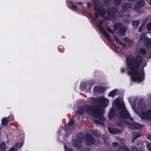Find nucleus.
Wrapping results in <instances>:
<instances>
[{
	"label": "nucleus",
	"instance_id": "f257e3e1",
	"mask_svg": "<svg viewBox=\"0 0 151 151\" xmlns=\"http://www.w3.org/2000/svg\"><path fill=\"white\" fill-rule=\"evenodd\" d=\"M126 58L128 74L131 77L132 81L138 83L143 81L145 79V73L143 68L140 70L138 69L140 64L143 62L142 58L137 56L135 59L133 56L129 55Z\"/></svg>",
	"mask_w": 151,
	"mask_h": 151
},
{
	"label": "nucleus",
	"instance_id": "f03ea898",
	"mask_svg": "<svg viewBox=\"0 0 151 151\" xmlns=\"http://www.w3.org/2000/svg\"><path fill=\"white\" fill-rule=\"evenodd\" d=\"M77 112L79 114L89 113L94 118H98L102 121L105 120L103 116L104 110L99 107H91L88 105L82 106L78 108Z\"/></svg>",
	"mask_w": 151,
	"mask_h": 151
},
{
	"label": "nucleus",
	"instance_id": "7ed1b4c3",
	"mask_svg": "<svg viewBox=\"0 0 151 151\" xmlns=\"http://www.w3.org/2000/svg\"><path fill=\"white\" fill-rule=\"evenodd\" d=\"M120 110L119 113V116L122 123L124 122L128 125L129 128L131 129H138L141 128L142 126L138 123H134L131 124L125 120V119H128L131 121H132L133 119L131 117L128 111L126 110L124 104L120 105Z\"/></svg>",
	"mask_w": 151,
	"mask_h": 151
},
{
	"label": "nucleus",
	"instance_id": "20e7f679",
	"mask_svg": "<svg viewBox=\"0 0 151 151\" xmlns=\"http://www.w3.org/2000/svg\"><path fill=\"white\" fill-rule=\"evenodd\" d=\"M131 105L135 113L138 115L141 119L151 120V111L150 110H148L146 111H143L146 109V106L143 103L139 102L137 105L138 109L141 110V114H139L138 111L135 109V105L132 104H131Z\"/></svg>",
	"mask_w": 151,
	"mask_h": 151
},
{
	"label": "nucleus",
	"instance_id": "39448f33",
	"mask_svg": "<svg viewBox=\"0 0 151 151\" xmlns=\"http://www.w3.org/2000/svg\"><path fill=\"white\" fill-rule=\"evenodd\" d=\"M83 135L82 133L77 134L72 139L73 145L78 149L82 147L81 143L83 140Z\"/></svg>",
	"mask_w": 151,
	"mask_h": 151
},
{
	"label": "nucleus",
	"instance_id": "423d86ee",
	"mask_svg": "<svg viewBox=\"0 0 151 151\" xmlns=\"http://www.w3.org/2000/svg\"><path fill=\"white\" fill-rule=\"evenodd\" d=\"M93 1L95 4L94 6V9L96 12L95 14V17L97 18L99 15L101 16L104 15L106 13L103 8L99 6L98 0H93Z\"/></svg>",
	"mask_w": 151,
	"mask_h": 151
},
{
	"label": "nucleus",
	"instance_id": "0eeeda50",
	"mask_svg": "<svg viewBox=\"0 0 151 151\" xmlns=\"http://www.w3.org/2000/svg\"><path fill=\"white\" fill-rule=\"evenodd\" d=\"M114 30H119L118 33L120 35L124 36L126 33V28L125 26H122L121 23H117L113 25Z\"/></svg>",
	"mask_w": 151,
	"mask_h": 151
},
{
	"label": "nucleus",
	"instance_id": "6e6552de",
	"mask_svg": "<svg viewBox=\"0 0 151 151\" xmlns=\"http://www.w3.org/2000/svg\"><path fill=\"white\" fill-rule=\"evenodd\" d=\"M138 41L139 43L143 42L147 48H149L151 47V39L146 37L144 34H142L140 36L139 40H138Z\"/></svg>",
	"mask_w": 151,
	"mask_h": 151
},
{
	"label": "nucleus",
	"instance_id": "1a4fd4ad",
	"mask_svg": "<svg viewBox=\"0 0 151 151\" xmlns=\"http://www.w3.org/2000/svg\"><path fill=\"white\" fill-rule=\"evenodd\" d=\"M103 22V20H100L98 21V23H96V24L103 35L105 37L106 39L109 40H110V38L109 34L101 27V25Z\"/></svg>",
	"mask_w": 151,
	"mask_h": 151
},
{
	"label": "nucleus",
	"instance_id": "9d476101",
	"mask_svg": "<svg viewBox=\"0 0 151 151\" xmlns=\"http://www.w3.org/2000/svg\"><path fill=\"white\" fill-rule=\"evenodd\" d=\"M95 142V139L92 136L89 134H86L85 136V143L87 146H89L93 144Z\"/></svg>",
	"mask_w": 151,
	"mask_h": 151
},
{
	"label": "nucleus",
	"instance_id": "9b49d317",
	"mask_svg": "<svg viewBox=\"0 0 151 151\" xmlns=\"http://www.w3.org/2000/svg\"><path fill=\"white\" fill-rule=\"evenodd\" d=\"M117 9L114 8H112L111 9H109L107 12V18L111 19L114 17L116 15Z\"/></svg>",
	"mask_w": 151,
	"mask_h": 151
},
{
	"label": "nucleus",
	"instance_id": "f8f14e48",
	"mask_svg": "<svg viewBox=\"0 0 151 151\" xmlns=\"http://www.w3.org/2000/svg\"><path fill=\"white\" fill-rule=\"evenodd\" d=\"M99 101L100 105L104 107H105L107 106V104L109 102L108 99L104 97L99 98Z\"/></svg>",
	"mask_w": 151,
	"mask_h": 151
},
{
	"label": "nucleus",
	"instance_id": "ddd939ff",
	"mask_svg": "<svg viewBox=\"0 0 151 151\" xmlns=\"http://www.w3.org/2000/svg\"><path fill=\"white\" fill-rule=\"evenodd\" d=\"M108 129L109 133L111 134H118L120 133L121 132L119 130L116 129L111 128L109 127H108Z\"/></svg>",
	"mask_w": 151,
	"mask_h": 151
},
{
	"label": "nucleus",
	"instance_id": "4468645a",
	"mask_svg": "<svg viewBox=\"0 0 151 151\" xmlns=\"http://www.w3.org/2000/svg\"><path fill=\"white\" fill-rule=\"evenodd\" d=\"M145 3V2L143 0H141L138 1L136 3L135 6L134 8V10H135L136 8L141 7L144 6Z\"/></svg>",
	"mask_w": 151,
	"mask_h": 151
},
{
	"label": "nucleus",
	"instance_id": "2eb2a0df",
	"mask_svg": "<svg viewBox=\"0 0 151 151\" xmlns=\"http://www.w3.org/2000/svg\"><path fill=\"white\" fill-rule=\"evenodd\" d=\"M131 5L130 4H124L122 6V8L123 11H126L128 9L130 8L131 7Z\"/></svg>",
	"mask_w": 151,
	"mask_h": 151
},
{
	"label": "nucleus",
	"instance_id": "dca6fc26",
	"mask_svg": "<svg viewBox=\"0 0 151 151\" xmlns=\"http://www.w3.org/2000/svg\"><path fill=\"white\" fill-rule=\"evenodd\" d=\"M114 38L115 40L116 43L121 45L123 47H125L126 46V45L125 43H122L121 40L116 36H114Z\"/></svg>",
	"mask_w": 151,
	"mask_h": 151
},
{
	"label": "nucleus",
	"instance_id": "f3484780",
	"mask_svg": "<svg viewBox=\"0 0 151 151\" xmlns=\"http://www.w3.org/2000/svg\"><path fill=\"white\" fill-rule=\"evenodd\" d=\"M109 117L110 119H112L114 117L115 115V112L113 109H110L109 111Z\"/></svg>",
	"mask_w": 151,
	"mask_h": 151
},
{
	"label": "nucleus",
	"instance_id": "a211bd4d",
	"mask_svg": "<svg viewBox=\"0 0 151 151\" xmlns=\"http://www.w3.org/2000/svg\"><path fill=\"white\" fill-rule=\"evenodd\" d=\"M118 90L117 89H115L110 92L108 94V96H113L116 95L118 93Z\"/></svg>",
	"mask_w": 151,
	"mask_h": 151
},
{
	"label": "nucleus",
	"instance_id": "6ab92c4d",
	"mask_svg": "<svg viewBox=\"0 0 151 151\" xmlns=\"http://www.w3.org/2000/svg\"><path fill=\"white\" fill-rule=\"evenodd\" d=\"M133 136V138L132 139V142H133L137 138L140 136V134L137 132H134L132 134Z\"/></svg>",
	"mask_w": 151,
	"mask_h": 151
},
{
	"label": "nucleus",
	"instance_id": "aec40b11",
	"mask_svg": "<svg viewBox=\"0 0 151 151\" xmlns=\"http://www.w3.org/2000/svg\"><path fill=\"white\" fill-rule=\"evenodd\" d=\"M8 118H3L1 120V124L2 125L5 126L7 124L8 121Z\"/></svg>",
	"mask_w": 151,
	"mask_h": 151
},
{
	"label": "nucleus",
	"instance_id": "412c9836",
	"mask_svg": "<svg viewBox=\"0 0 151 151\" xmlns=\"http://www.w3.org/2000/svg\"><path fill=\"white\" fill-rule=\"evenodd\" d=\"M103 90V88L101 86H95L94 87V91L96 92H101Z\"/></svg>",
	"mask_w": 151,
	"mask_h": 151
},
{
	"label": "nucleus",
	"instance_id": "4be33fe9",
	"mask_svg": "<svg viewBox=\"0 0 151 151\" xmlns=\"http://www.w3.org/2000/svg\"><path fill=\"white\" fill-rule=\"evenodd\" d=\"M123 40L125 41L128 44V45L129 46L131 45L133 43V42L131 40L127 37L123 39Z\"/></svg>",
	"mask_w": 151,
	"mask_h": 151
},
{
	"label": "nucleus",
	"instance_id": "5701e85b",
	"mask_svg": "<svg viewBox=\"0 0 151 151\" xmlns=\"http://www.w3.org/2000/svg\"><path fill=\"white\" fill-rule=\"evenodd\" d=\"M133 28L136 29L139 25V22L138 20H135L132 22Z\"/></svg>",
	"mask_w": 151,
	"mask_h": 151
},
{
	"label": "nucleus",
	"instance_id": "b1692460",
	"mask_svg": "<svg viewBox=\"0 0 151 151\" xmlns=\"http://www.w3.org/2000/svg\"><path fill=\"white\" fill-rule=\"evenodd\" d=\"M6 148V144L4 142H1L0 143V150H4Z\"/></svg>",
	"mask_w": 151,
	"mask_h": 151
},
{
	"label": "nucleus",
	"instance_id": "393cba45",
	"mask_svg": "<svg viewBox=\"0 0 151 151\" xmlns=\"http://www.w3.org/2000/svg\"><path fill=\"white\" fill-rule=\"evenodd\" d=\"M93 134L95 136L99 137L100 135V133L99 131L97 130H94L92 131Z\"/></svg>",
	"mask_w": 151,
	"mask_h": 151
},
{
	"label": "nucleus",
	"instance_id": "a878e982",
	"mask_svg": "<svg viewBox=\"0 0 151 151\" xmlns=\"http://www.w3.org/2000/svg\"><path fill=\"white\" fill-rule=\"evenodd\" d=\"M94 122L95 124H100L102 126L104 125L103 123L101 122L100 121L97 120V119L94 120Z\"/></svg>",
	"mask_w": 151,
	"mask_h": 151
},
{
	"label": "nucleus",
	"instance_id": "bb28decb",
	"mask_svg": "<svg viewBox=\"0 0 151 151\" xmlns=\"http://www.w3.org/2000/svg\"><path fill=\"white\" fill-rule=\"evenodd\" d=\"M123 151H130L126 145H123L122 147Z\"/></svg>",
	"mask_w": 151,
	"mask_h": 151
},
{
	"label": "nucleus",
	"instance_id": "cd10ccee",
	"mask_svg": "<svg viewBox=\"0 0 151 151\" xmlns=\"http://www.w3.org/2000/svg\"><path fill=\"white\" fill-rule=\"evenodd\" d=\"M23 145V144L22 143H21L20 144L18 143H16L15 144V146L16 147H17L18 148H20Z\"/></svg>",
	"mask_w": 151,
	"mask_h": 151
},
{
	"label": "nucleus",
	"instance_id": "c85d7f7f",
	"mask_svg": "<svg viewBox=\"0 0 151 151\" xmlns=\"http://www.w3.org/2000/svg\"><path fill=\"white\" fill-rule=\"evenodd\" d=\"M146 27L148 30H151V22L149 23L147 25Z\"/></svg>",
	"mask_w": 151,
	"mask_h": 151
},
{
	"label": "nucleus",
	"instance_id": "c756f323",
	"mask_svg": "<svg viewBox=\"0 0 151 151\" xmlns=\"http://www.w3.org/2000/svg\"><path fill=\"white\" fill-rule=\"evenodd\" d=\"M121 0H114V2L115 4L119 5L121 3Z\"/></svg>",
	"mask_w": 151,
	"mask_h": 151
},
{
	"label": "nucleus",
	"instance_id": "7c9ffc66",
	"mask_svg": "<svg viewBox=\"0 0 151 151\" xmlns=\"http://www.w3.org/2000/svg\"><path fill=\"white\" fill-rule=\"evenodd\" d=\"M140 52L143 54H145L146 52L145 50L142 48H140Z\"/></svg>",
	"mask_w": 151,
	"mask_h": 151
},
{
	"label": "nucleus",
	"instance_id": "2f4dec72",
	"mask_svg": "<svg viewBox=\"0 0 151 151\" xmlns=\"http://www.w3.org/2000/svg\"><path fill=\"white\" fill-rule=\"evenodd\" d=\"M146 147L149 151H151V144L148 143L147 144Z\"/></svg>",
	"mask_w": 151,
	"mask_h": 151
},
{
	"label": "nucleus",
	"instance_id": "473e14b6",
	"mask_svg": "<svg viewBox=\"0 0 151 151\" xmlns=\"http://www.w3.org/2000/svg\"><path fill=\"white\" fill-rule=\"evenodd\" d=\"M77 6H76L74 5L73 4H71V6L70 7V9L73 10H76V9Z\"/></svg>",
	"mask_w": 151,
	"mask_h": 151
},
{
	"label": "nucleus",
	"instance_id": "72a5a7b5",
	"mask_svg": "<svg viewBox=\"0 0 151 151\" xmlns=\"http://www.w3.org/2000/svg\"><path fill=\"white\" fill-rule=\"evenodd\" d=\"M106 29L107 31L111 33H113L114 32L109 27H107Z\"/></svg>",
	"mask_w": 151,
	"mask_h": 151
},
{
	"label": "nucleus",
	"instance_id": "f704fd0d",
	"mask_svg": "<svg viewBox=\"0 0 151 151\" xmlns=\"http://www.w3.org/2000/svg\"><path fill=\"white\" fill-rule=\"evenodd\" d=\"M73 123H74L73 120H72V119H71L70 121V122H68V125L69 126H71L72 125H73Z\"/></svg>",
	"mask_w": 151,
	"mask_h": 151
},
{
	"label": "nucleus",
	"instance_id": "c9c22d12",
	"mask_svg": "<svg viewBox=\"0 0 151 151\" xmlns=\"http://www.w3.org/2000/svg\"><path fill=\"white\" fill-rule=\"evenodd\" d=\"M64 148L65 150L66 151H73V150L71 148H67L65 145L64 146Z\"/></svg>",
	"mask_w": 151,
	"mask_h": 151
},
{
	"label": "nucleus",
	"instance_id": "e433bc0d",
	"mask_svg": "<svg viewBox=\"0 0 151 151\" xmlns=\"http://www.w3.org/2000/svg\"><path fill=\"white\" fill-rule=\"evenodd\" d=\"M146 136L147 139L151 140V135L150 134H148Z\"/></svg>",
	"mask_w": 151,
	"mask_h": 151
},
{
	"label": "nucleus",
	"instance_id": "4c0bfd02",
	"mask_svg": "<svg viewBox=\"0 0 151 151\" xmlns=\"http://www.w3.org/2000/svg\"><path fill=\"white\" fill-rule=\"evenodd\" d=\"M125 71V69L124 68H122L121 69V72L122 73H123Z\"/></svg>",
	"mask_w": 151,
	"mask_h": 151
},
{
	"label": "nucleus",
	"instance_id": "58836bf2",
	"mask_svg": "<svg viewBox=\"0 0 151 151\" xmlns=\"http://www.w3.org/2000/svg\"><path fill=\"white\" fill-rule=\"evenodd\" d=\"M112 145L114 146H117L118 145V143L116 142H114L113 143Z\"/></svg>",
	"mask_w": 151,
	"mask_h": 151
},
{
	"label": "nucleus",
	"instance_id": "ea45409f",
	"mask_svg": "<svg viewBox=\"0 0 151 151\" xmlns=\"http://www.w3.org/2000/svg\"><path fill=\"white\" fill-rule=\"evenodd\" d=\"M9 151H14V147L11 148L9 150Z\"/></svg>",
	"mask_w": 151,
	"mask_h": 151
},
{
	"label": "nucleus",
	"instance_id": "a19ab883",
	"mask_svg": "<svg viewBox=\"0 0 151 151\" xmlns=\"http://www.w3.org/2000/svg\"><path fill=\"white\" fill-rule=\"evenodd\" d=\"M141 27L140 26L139 28V29H138V31L139 32H141L142 31V29L141 28Z\"/></svg>",
	"mask_w": 151,
	"mask_h": 151
},
{
	"label": "nucleus",
	"instance_id": "79ce46f5",
	"mask_svg": "<svg viewBox=\"0 0 151 151\" xmlns=\"http://www.w3.org/2000/svg\"><path fill=\"white\" fill-rule=\"evenodd\" d=\"M146 65V63H145V62H144V64H143V67H145V66Z\"/></svg>",
	"mask_w": 151,
	"mask_h": 151
},
{
	"label": "nucleus",
	"instance_id": "37998d69",
	"mask_svg": "<svg viewBox=\"0 0 151 151\" xmlns=\"http://www.w3.org/2000/svg\"><path fill=\"white\" fill-rule=\"evenodd\" d=\"M116 124L118 125H121L122 124L121 123H116Z\"/></svg>",
	"mask_w": 151,
	"mask_h": 151
},
{
	"label": "nucleus",
	"instance_id": "c03bdc74",
	"mask_svg": "<svg viewBox=\"0 0 151 151\" xmlns=\"http://www.w3.org/2000/svg\"><path fill=\"white\" fill-rule=\"evenodd\" d=\"M77 4H78L79 5H81L82 4V3L81 2H78L77 3Z\"/></svg>",
	"mask_w": 151,
	"mask_h": 151
},
{
	"label": "nucleus",
	"instance_id": "a18cd8bd",
	"mask_svg": "<svg viewBox=\"0 0 151 151\" xmlns=\"http://www.w3.org/2000/svg\"><path fill=\"white\" fill-rule=\"evenodd\" d=\"M87 5L88 6H90V4L89 3H88L87 4Z\"/></svg>",
	"mask_w": 151,
	"mask_h": 151
},
{
	"label": "nucleus",
	"instance_id": "49530a36",
	"mask_svg": "<svg viewBox=\"0 0 151 151\" xmlns=\"http://www.w3.org/2000/svg\"><path fill=\"white\" fill-rule=\"evenodd\" d=\"M118 16L119 17H122L123 16L122 15H120V14H119V15H118Z\"/></svg>",
	"mask_w": 151,
	"mask_h": 151
},
{
	"label": "nucleus",
	"instance_id": "de8ad7c7",
	"mask_svg": "<svg viewBox=\"0 0 151 151\" xmlns=\"http://www.w3.org/2000/svg\"><path fill=\"white\" fill-rule=\"evenodd\" d=\"M145 24V23H143L142 24H141V27L142 25H143L144 24Z\"/></svg>",
	"mask_w": 151,
	"mask_h": 151
},
{
	"label": "nucleus",
	"instance_id": "09e8293b",
	"mask_svg": "<svg viewBox=\"0 0 151 151\" xmlns=\"http://www.w3.org/2000/svg\"><path fill=\"white\" fill-rule=\"evenodd\" d=\"M109 1V0H105V2H107Z\"/></svg>",
	"mask_w": 151,
	"mask_h": 151
},
{
	"label": "nucleus",
	"instance_id": "8fccbe9b",
	"mask_svg": "<svg viewBox=\"0 0 151 151\" xmlns=\"http://www.w3.org/2000/svg\"><path fill=\"white\" fill-rule=\"evenodd\" d=\"M127 17H129L130 16L129 15V14H127Z\"/></svg>",
	"mask_w": 151,
	"mask_h": 151
},
{
	"label": "nucleus",
	"instance_id": "3c124183",
	"mask_svg": "<svg viewBox=\"0 0 151 151\" xmlns=\"http://www.w3.org/2000/svg\"><path fill=\"white\" fill-rule=\"evenodd\" d=\"M89 150V149H87V151H88V150Z\"/></svg>",
	"mask_w": 151,
	"mask_h": 151
},
{
	"label": "nucleus",
	"instance_id": "603ef678",
	"mask_svg": "<svg viewBox=\"0 0 151 151\" xmlns=\"http://www.w3.org/2000/svg\"><path fill=\"white\" fill-rule=\"evenodd\" d=\"M150 4H151V0H150Z\"/></svg>",
	"mask_w": 151,
	"mask_h": 151
},
{
	"label": "nucleus",
	"instance_id": "864d4df0",
	"mask_svg": "<svg viewBox=\"0 0 151 151\" xmlns=\"http://www.w3.org/2000/svg\"><path fill=\"white\" fill-rule=\"evenodd\" d=\"M150 98L151 99V96H150Z\"/></svg>",
	"mask_w": 151,
	"mask_h": 151
},
{
	"label": "nucleus",
	"instance_id": "5fc2aeb1",
	"mask_svg": "<svg viewBox=\"0 0 151 151\" xmlns=\"http://www.w3.org/2000/svg\"><path fill=\"white\" fill-rule=\"evenodd\" d=\"M116 104H118V103H117Z\"/></svg>",
	"mask_w": 151,
	"mask_h": 151
}]
</instances>
